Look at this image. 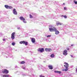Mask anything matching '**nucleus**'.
Here are the masks:
<instances>
[{"instance_id": "nucleus-14", "label": "nucleus", "mask_w": 77, "mask_h": 77, "mask_svg": "<svg viewBox=\"0 0 77 77\" xmlns=\"http://www.w3.org/2000/svg\"><path fill=\"white\" fill-rule=\"evenodd\" d=\"M54 72L55 73H59V74H61V72L59 71H56V70L54 71Z\"/></svg>"}, {"instance_id": "nucleus-11", "label": "nucleus", "mask_w": 77, "mask_h": 77, "mask_svg": "<svg viewBox=\"0 0 77 77\" xmlns=\"http://www.w3.org/2000/svg\"><path fill=\"white\" fill-rule=\"evenodd\" d=\"M13 12L15 15H17V12L16 11V9L15 8L13 9Z\"/></svg>"}, {"instance_id": "nucleus-26", "label": "nucleus", "mask_w": 77, "mask_h": 77, "mask_svg": "<svg viewBox=\"0 0 77 77\" xmlns=\"http://www.w3.org/2000/svg\"><path fill=\"white\" fill-rule=\"evenodd\" d=\"M17 29H20V27H18V28H17Z\"/></svg>"}, {"instance_id": "nucleus-16", "label": "nucleus", "mask_w": 77, "mask_h": 77, "mask_svg": "<svg viewBox=\"0 0 77 77\" xmlns=\"http://www.w3.org/2000/svg\"><path fill=\"white\" fill-rule=\"evenodd\" d=\"M26 62L24 61H22L20 62L21 64H24Z\"/></svg>"}, {"instance_id": "nucleus-29", "label": "nucleus", "mask_w": 77, "mask_h": 77, "mask_svg": "<svg viewBox=\"0 0 77 77\" xmlns=\"http://www.w3.org/2000/svg\"><path fill=\"white\" fill-rule=\"evenodd\" d=\"M71 57H73V56H72L71 55H70Z\"/></svg>"}, {"instance_id": "nucleus-17", "label": "nucleus", "mask_w": 77, "mask_h": 77, "mask_svg": "<svg viewBox=\"0 0 77 77\" xmlns=\"http://www.w3.org/2000/svg\"><path fill=\"white\" fill-rule=\"evenodd\" d=\"M62 24L60 23H57L56 25L57 26H59V25H62Z\"/></svg>"}, {"instance_id": "nucleus-24", "label": "nucleus", "mask_w": 77, "mask_h": 77, "mask_svg": "<svg viewBox=\"0 0 77 77\" xmlns=\"http://www.w3.org/2000/svg\"><path fill=\"white\" fill-rule=\"evenodd\" d=\"M51 35H48L47 36V38H49V37H51Z\"/></svg>"}, {"instance_id": "nucleus-19", "label": "nucleus", "mask_w": 77, "mask_h": 77, "mask_svg": "<svg viewBox=\"0 0 77 77\" xmlns=\"http://www.w3.org/2000/svg\"><path fill=\"white\" fill-rule=\"evenodd\" d=\"M29 17L30 18H33V16H32V15L31 14L29 15Z\"/></svg>"}, {"instance_id": "nucleus-18", "label": "nucleus", "mask_w": 77, "mask_h": 77, "mask_svg": "<svg viewBox=\"0 0 77 77\" xmlns=\"http://www.w3.org/2000/svg\"><path fill=\"white\" fill-rule=\"evenodd\" d=\"M50 56L51 57H54V54H52Z\"/></svg>"}, {"instance_id": "nucleus-7", "label": "nucleus", "mask_w": 77, "mask_h": 77, "mask_svg": "<svg viewBox=\"0 0 77 77\" xmlns=\"http://www.w3.org/2000/svg\"><path fill=\"white\" fill-rule=\"evenodd\" d=\"M15 32H13L11 34V38L12 40H14V39H15Z\"/></svg>"}, {"instance_id": "nucleus-31", "label": "nucleus", "mask_w": 77, "mask_h": 77, "mask_svg": "<svg viewBox=\"0 0 77 77\" xmlns=\"http://www.w3.org/2000/svg\"><path fill=\"white\" fill-rule=\"evenodd\" d=\"M73 45H71V46L72 47V46H73Z\"/></svg>"}, {"instance_id": "nucleus-12", "label": "nucleus", "mask_w": 77, "mask_h": 77, "mask_svg": "<svg viewBox=\"0 0 77 77\" xmlns=\"http://www.w3.org/2000/svg\"><path fill=\"white\" fill-rule=\"evenodd\" d=\"M31 39L32 42H33V43H35V38H31Z\"/></svg>"}, {"instance_id": "nucleus-2", "label": "nucleus", "mask_w": 77, "mask_h": 77, "mask_svg": "<svg viewBox=\"0 0 77 77\" xmlns=\"http://www.w3.org/2000/svg\"><path fill=\"white\" fill-rule=\"evenodd\" d=\"M64 64H65V65H64V66L65 68V69H62L63 71H67L68 70V67H69V64L66 62H65L64 63Z\"/></svg>"}, {"instance_id": "nucleus-10", "label": "nucleus", "mask_w": 77, "mask_h": 77, "mask_svg": "<svg viewBox=\"0 0 77 77\" xmlns=\"http://www.w3.org/2000/svg\"><path fill=\"white\" fill-rule=\"evenodd\" d=\"M68 51H67V50H64L63 51V55H67L68 54V53H67Z\"/></svg>"}, {"instance_id": "nucleus-23", "label": "nucleus", "mask_w": 77, "mask_h": 77, "mask_svg": "<svg viewBox=\"0 0 77 77\" xmlns=\"http://www.w3.org/2000/svg\"><path fill=\"white\" fill-rule=\"evenodd\" d=\"M64 17L65 18H67V16L66 15L64 16Z\"/></svg>"}, {"instance_id": "nucleus-9", "label": "nucleus", "mask_w": 77, "mask_h": 77, "mask_svg": "<svg viewBox=\"0 0 77 77\" xmlns=\"http://www.w3.org/2000/svg\"><path fill=\"white\" fill-rule=\"evenodd\" d=\"M45 51L47 52H50L52 51V49L50 48H45Z\"/></svg>"}, {"instance_id": "nucleus-27", "label": "nucleus", "mask_w": 77, "mask_h": 77, "mask_svg": "<svg viewBox=\"0 0 77 77\" xmlns=\"http://www.w3.org/2000/svg\"><path fill=\"white\" fill-rule=\"evenodd\" d=\"M5 38H4V39H3V41H5Z\"/></svg>"}, {"instance_id": "nucleus-33", "label": "nucleus", "mask_w": 77, "mask_h": 77, "mask_svg": "<svg viewBox=\"0 0 77 77\" xmlns=\"http://www.w3.org/2000/svg\"><path fill=\"white\" fill-rule=\"evenodd\" d=\"M61 17H64V16H63V15H62V16H61Z\"/></svg>"}, {"instance_id": "nucleus-32", "label": "nucleus", "mask_w": 77, "mask_h": 77, "mask_svg": "<svg viewBox=\"0 0 77 77\" xmlns=\"http://www.w3.org/2000/svg\"><path fill=\"white\" fill-rule=\"evenodd\" d=\"M69 48H68L67 49V50L69 51Z\"/></svg>"}, {"instance_id": "nucleus-4", "label": "nucleus", "mask_w": 77, "mask_h": 77, "mask_svg": "<svg viewBox=\"0 0 77 77\" xmlns=\"http://www.w3.org/2000/svg\"><path fill=\"white\" fill-rule=\"evenodd\" d=\"M20 20H23V22L24 23H27V22L26 21V19L24 17L22 16H21L20 17Z\"/></svg>"}, {"instance_id": "nucleus-28", "label": "nucleus", "mask_w": 77, "mask_h": 77, "mask_svg": "<svg viewBox=\"0 0 77 77\" xmlns=\"http://www.w3.org/2000/svg\"><path fill=\"white\" fill-rule=\"evenodd\" d=\"M23 69H25V67H23Z\"/></svg>"}, {"instance_id": "nucleus-25", "label": "nucleus", "mask_w": 77, "mask_h": 77, "mask_svg": "<svg viewBox=\"0 0 77 77\" xmlns=\"http://www.w3.org/2000/svg\"><path fill=\"white\" fill-rule=\"evenodd\" d=\"M64 10H66L67 8H66V7H64Z\"/></svg>"}, {"instance_id": "nucleus-34", "label": "nucleus", "mask_w": 77, "mask_h": 77, "mask_svg": "<svg viewBox=\"0 0 77 77\" xmlns=\"http://www.w3.org/2000/svg\"><path fill=\"white\" fill-rule=\"evenodd\" d=\"M76 72H77V69H76Z\"/></svg>"}, {"instance_id": "nucleus-13", "label": "nucleus", "mask_w": 77, "mask_h": 77, "mask_svg": "<svg viewBox=\"0 0 77 77\" xmlns=\"http://www.w3.org/2000/svg\"><path fill=\"white\" fill-rule=\"evenodd\" d=\"M48 68L50 69H53V66L51 65H50L48 66Z\"/></svg>"}, {"instance_id": "nucleus-5", "label": "nucleus", "mask_w": 77, "mask_h": 77, "mask_svg": "<svg viewBox=\"0 0 77 77\" xmlns=\"http://www.w3.org/2000/svg\"><path fill=\"white\" fill-rule=\"evenodd\" d=\"M2 72L3 74H7L9 73V71L6 69H4Z\"/></svg>"}, {"instance_id": "nucleus-3", "label": "nucleus", "mask_w": 77, "mask_h": 77, "mask_svg": "<svg viewBox=\"0 0 77 77\" xmlns=\"http://www.w3.org/2000/svg\"><path fill=\"white\" fill-rule=\"evenodd\" d=\"M20 44H25V45L26 46L28 45V42L25 41H21L20 42Z\"/></svg>"}, {"instance_id": "nucleus-22", "label": "nucleus", "mask_w": 77, "mask_h": 77, "mask_svg": "<svg viewBox=\"0 0 77 77\" xmlns=\"http://www.w3.org/2000/svg\"><path fill=\"white\" fill-rule=\"evenodd\" d=\"M39 77H45V76L42 75H39Z\"/></svg>"}, {"instance_id": "nucleus-1", "label": "nucleus", "mask_w": 77, "mask_h": 77, "mask_svg": "<svg viewBox=\"0 0 77 77\" xmlns=\"http://www.w3.org/2000/svg\"><path fill=\"white\" fill-rule=\"evenodd\" d=\"M49 29L51 32H55L56 35H59V31L57 30V28L53 26H51V28H49Z\"/></svg>"}, {"instance_id": "nucleus-15", "label": "nucleus", "mask_w": 77, "mask_h": 77, "mask_svg": "<svg viewBox=\"0 0 77 77\" xmlns=\"http://www.w3.org/2000/svg\"><path fill=\"white\" fill-rule=\"evenodd\" d=\"M9 75H3V77H9Z\"/></svg>"}, {"instance_id": "nucleus-6", "label": "nucleus", "mask_w": 77, "mask_h": 77, "mask_svg": "<svg viewBox=\"0 0 77 77\" xmlns=\"http://www.w3.org/2000/svg\"><path fill=\"white\" fill-rule=\"evenodd\" d=\"M38 51L41 52V53H43L44 51V49L43 48H39L38 49Z\"/></svg>"}, {"instance_id": "nucleus-21", "label": "nucleus", "mask_w": 77, "mask_h": 77, "mask_svg": "<svg viewBox=\"0 0 77 77\" xmlns=\"http://www.w3.org/2000/svg\"><path fill=\"white\" fill-rule=\"evenodd\" d=\"M74 2L75 3V4L77 5V2L76 1H74Z\"/></svg>"}, {"instance_id": "nucleus-30", "label": "nucleus", "mask_w": 77, "mask_h": 77, "mask_svg": "<svg viewBox=\"0 0 77 77\" xmlns=\"http://www.w3.org/2000/svg\"><path fill=\"white\" fill-rule=\"evenodd\" d=\"M63 5H65V3H63Z\"/></svg>"}, {"instance_id": "nucleus-20", "label": "nucleus", "mask_w": 77, "mask_h": 77, "mask_svg": "<svg viewBox=\"0 0 77 77\" xmlns=\"http://www.w3.org/2000/svg\"><path fill=\"white\" fill-rule=\"evenodd\" d=\"M15 43L14 42H13L12 43V45H13V46H14V45H15Z\"/></svg>"}, {"instance_id": "nucleus-8", "label": "nucleus", "mask_w": 77, "mask_h": 77, "mask_svg": "<svg viewBox=\"0 0 77 77\" xmlns=\"http://www.w3.org/2000/svg\"><path fill=\"white\" fill-rule=\"evenodd\" d=\"M5 8H6V9H12V7L11 6H8L7 5H5L4 6Z\"/></svg>"}]
</instances>
